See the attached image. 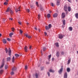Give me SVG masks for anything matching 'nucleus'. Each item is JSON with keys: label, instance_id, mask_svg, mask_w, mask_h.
Listing matches in <instances>:
<instances>
[{"label": "nucleus", "instance_id": "nucleus-52", "mask_svg": "<svg viewBox=\"0 0 78 78\" xmlns=\"http://www.w3.org/2000/svg\"><path fill=\"white\" fill-rule=\"evenodd\" d=\"M46 63L47 64H50V62H46Z\"/></svg>", "mask_w": 78, "mask_h": 78}, {"label": "nucleus", "instance_id": "nucleus-34", "mask_svg": "<svg viewBox=\"0 0 78 78\" xmlns=\"http://www.w3.org/2000/svg\"><path fill=\"white\" fill-rule=\"evenodd\" d=\"M15 56L16 58H17V57H19V55L17 54H15Z\"/></svg>", "mask_w": 78, "mask_h": 78}, {"label": "nucleus", "instance_id": "nucleus-19", "mask_svg": "<svg viewBox=\"0 0 78 78\" xmlns=\"http://www.w3.org/2000/svg\"><path fill=\"white\" fill-rule=\"evenodd\" d=\"M49 71L50 72H52V73H54V72H55V71H54L52 69L49 70Z\"/></svg>", "mask_w": 78, "mask_h": 78}, {"label": "nucleus", "instance_id": "nucleus-49", "mask_svg": "<svg viewBox=\"0 0 78 78\" xmlns=\"http://www.w3.org/2000/svg\"><path fill=\"white\" fill-rule=\"evenodd\" d=\"M36 5H37V6H38H38H39V4H38V2H36Z\"/></svg>", "mask_w": 78, "mask_h": 78}, {"label": "nucleus", "instance_id": "nucleus-12", "mask_svg": "<svg viewBox=\"0 0 78 78\" xmlns=\"http://www.w3.org/2000/svg\"><path fill=\"white\" fill-rule=\"evenodd\" d=\"M53 17H56L57 16H58V13H55L53 15Z\"/></svg>", "mask_w": 78, "mask_h": 78}, {"label": "nucleus", "instance_id": "nucleus-63", "mask_svg": "<svg viewBox=\"0 0 78 78\" xmlns=\"http://www.w3.org/2000/svg\"><path fill=\"white\" fill-rule=\"evenodd\" d=\"M61 69H62L63 70V66H61Z\"/></svg>", "mask_w": 78, "mask_h": 78}, {"label": "nucleus", "instance_id": "nucleus-61", "mask_svg": "<svg viewBox=\"0 0 78 78\" xmlns=\"http://www.w3.org/2000/svg\"><path fill=\"white\" fill-rule=\"evenodd\" d=\"M29 48H30V49H31V46H30Z\"/></svg>", "mask_w": 78, "mask_h": 78}, {"label": "nucleus", "instance_id": "nucleus-51", "mask_svg": "<svg viewBox=\"0 0 78 78\" xmlns=\"http://www.w3.org/2000/svg\"><path fill=\"white\" fill-rule=\"evenodd\" d=\"M26 11H27V12H30V10L29 9H27L26 10Z\"/></svg>", "mask_w": 78, "mask_h": 78}, {"label": "nucleus", "instance_id": "nucleus-47", "mask_svg": "<svg viewBox=\"0 0 78 78\" xmlns=\"http://www.w3.org/2000/svg\"><path fill=\"white\" fill-rule=\"evenodd\" d=\"M48 76H50V73L49 72H48Z\"/></svg>", "mask_w": 78, "mask_h": 78}, {"label": "nucleus", "instance_id": "nucleus-32", "mask_svg": "<svg viewBox=\"0 0 78 78\" xmlns=\"http://www.w3.org/2000/svg\"><path fill=\"white\" fill-rule=\"evenodd\" d=\"M3 72V70L2 69L0 70V74H2Z\"/></svg>", "mask_w": 78, "mask_h": 78}, {"label": "nucleus", "instance_id": "nucleus-1", "mask_svg": "<svg viewBox=\"0 0 78 78\" xmlns=\"http://www.w3.org/2000/svg\"><path fill=\"white\" fill-rule=\"evenodd\" d=\"M64 36V35H62V34H59L58 35V38L59 39H62L63 38V37Z\"/></svg>", "mask_w": 78, "mask_h": 78}, {"label": "nucleus", "instance_id": "nucleus-33", "mask_svg": "<svg viewBox=\"0 0 78 78\" xmlns=\"http://www.w3.org/2000/svg\"><path fill=\"white\" fill-rule=\"evenodd\" d=\"M10 12L11 14V15H12V14H13V11H12V10H10Z\"/></svg>", "mask_w": 78, "mask_h": 78}, {"label": "nucleus", "instance_id": "nucleus-41", "mask_svg": "<svg viewBox=\"0 0 78 78\" xmlns=\"http://www.w3.org/2000/svg\"><path fill=\"white\" fill-rule=\"evenodd\" d=\"M41 17V15L40 14H39L38 16V19L39 20L40 19V17Z\"/></svg>", "mask_w": 78, "mask_h": 78}, {"label": "nucleus", "instance_id": "nucleus-28", "mask_svg": "<svg viewBox=\"0 0 78 78\" xmlns=\"http://www.w3.org/2000/svg\"><path fill=\"white\" fill-rule=\"evenodd\" d=\"M5 51L6 53H8V49L7 48H5Z\"/></svg>", "mask_w": 78, "mask_h": 78}, {"label": "nucleus", "instance_id": "nucleus-20", "mask_svg": "<svg viewBox=\"0 0 78 78\" xmlns=\"http://www.w3.org/2000/svg\"><path fill=\"white\" fill-rule=\"evenodd\" d=\"M68 11H71V7L70 6H68Z\"/></svg>", "mask_w": 78, "mask_h": 78}, {"label": "nucleus", "instance_id": "nucleus-35", "mask_svg": "<svg viewBox=\"0 0 78 78\" xmlns=\"http://www.w3.org/2000/svg\"><path fill=\"white\" fill-rule=\"evenodd\" d=\"M47 49V48H45V47H43V51H45Z\"/></svg>", "mask_w": 78, "mask_h": 78}, {"label": "nucleus", "instance_id": "nucleus-24", "mask_svg": "<svg viewBox=\"0 0 78 78\" xmlns=\"http://www.w3.org/2000/svg\"><path fill=\"white\" fill-rule=\"evenodd\" d=\"M67 71L68 72H70V69L69 68H68L67 69Z\"/></svg>", "mask_w": 78, "mask_h": 78}, {"label": "nucleus", "instance_id": "nucleus-14", "mask_svg": "<svg viewBox=\"0 0 78 78\" xmlns=\"http://www.w3.org/2000/svg\"><path fill=\"white\" fill-rule=\"evenodd\" d=\"M2 41L3 43L4 44H6V42H7V41H6V40H5V39H4L2 40Z\"/></svg>", "mask_w": 78, "mask_h": 78}, {"label": "nucleus", "instance_id": "nucleus-26", "mask_svg": "<svg viewBox=\"0 0 78 78\" xmlns=\"http://www.w3.org/2000/svg\"><path fill=\"white\" fill-rule=\"evenodd\" d=\"M55 44L56 47H59V43H55Z\"/></svg>", "mask_w": 78, "mask_h": 78}, {"label": "nucleus", "instance_id": "nucleus-38", "mask_svg": "<svg viewBox=\"0 0 78 78\" xmlns=\"http://www.w3.org/2000/svg\"><path fill=\"white\" fill-rule=\"evenodd\" d=\"M23 33V31H22V30H20V34H22Z\"/></svg>", "mask_w": 78, "mask_h": 78}, {"label": "nucleus", "instance_id": "nucleus-57", "mask_svg": "<svg viewBox=\"0 0 78 78\" xmlns=\"http://www.w3.org/2000/svg\"><path fill=\"white\" fill-rule=\"evenodd\" d=\"M55 60V58H52V61H54V60Z\"/></svg>", "mask_w": 78, "mask_h": 78}, {"label": "nucleus", "instance_id": "nucleus-37", "mask_svg": "<svg viewBox=\"0 0 78 78\" xmlns=\"http://www.w3.org/2000/svg\"><path fill=\"white\" fill-rule=\"evenodd\" d=\"M8 65H5V69H8Z\"/></svg>", "mask_w": 78, "mask_h": 78}, {"label": "nucleus", "instance_id": "nucleus-2", "mask_svg": "<svg viewBox=\"0 0 78 78\" xmlns=\"http://www.w3.org/2000/svg\"><path fill=\"white\" fill-rule=\"evenodd\" d=\"M8 52L9 53V55L10 56L11 55V49H10V48H9V49Z\"/></svg>", "mask_w": 78, "mask_h": 78}, {"label": "nucleus", "instance_id": "nucleus-9", "mask_svg": "<svg viewBox=\"0 0 78 78\" xmlns=\"http://www.w3.org/2000/svg\"><path fill=\"white\" fill-rule=\"evenodd\" d=\"M34 77H36V78H39L38 77V74L36 73L34 75H33Z\"/></svg>", "mask_w": 78, "mask_h": 78}, {"label": "nucleus", "instance_id": "nucleus-31", "mask_svg": "<svg viewBox=\"0 0 78 78\" xmlns=\"http://www.w3.org/2000/svg\"><path fill=\"white\" fill-rule=\"evenodd\" d=\"M70 61H71V58H70L69 60H68V64H69L70 62Z\"/></svg>", "mask_w": 78, "mask_h": 78}, {"label": "nucleus", "instance_id": "nucleus-55", "mask_svg": "<svg viewBox=\"0 0 78 78\" xmlns=\"http://www.w3.org/2000/svg\"><path fill=\"white\" fill-rule=\"evenodd\" d=\"M18 23H19V24H20V25H21V22H20V21Z\"/></svg>", "mask_w": 78, "mask_h": 78}, {"label": "nucleus", "instance_id": "nucleus-16", "mask_svg": "<svg viewBox=\"0 0 78 78\" xmlns=\"http://www.w3.org/2000/svg\"><path fill=\"white\" fill-rule=\"evenodd\" d=\"M12 62H14V61H15V58H14V56H13L12 58Z\"/></svg>", "mask_w": 78, "mask_h": 78}, {"label": "nucleus", "instance_id": "nucleus-7", "mask_svg": "<svg viewBox=\"0 0 78 78\" xmlns=\"http://www.w3.org/2000/svg\"><path fill=\"white\" fill-rule=\"evenodd\" d=\"M62 19H64V18L66 17V15L65 14V13L62 12Z\"/></svg>", "mask_w": 78, "mask_h": 78}, {"label": "nucleus", "instance_id": "nucleus-10", "mask_svg": "<svg viewBox=\"0 0 78 78\" xmlns=\"http://www.w3.org/2000/svg\"><path fill=\"white\" fill-rule=\"evenodd\" d=\"M56 55V56H57V57H59V55H60V53H59V52L58 51L57 52Z\"/></svg>", "mask_w": 78, "mask_h": 78}, {"label": "nucleus", "instance_id": "nucleus-44", "mask_svg": "<svg viewBox=\"0 0 78 78\" xmlns=\"http://www.w3.org/2000/svg\"><path fill=\"white\" fill-rule=\"evenodd\" d=\"M11 29L12 31H14V30H15V29H14V28L13 27Z\"/></svg>", "mask_w": 78, "mask_h": 78}, {"label": "nucleus", "instance_id": "nucleus-39", "mask_svg": "<svg viewBox=\"0 0 78 78\" xmlns=\"http://www.w3.org/2000/svg\"><path fill=\"white\" fill-rule=\"evenodd\" d=\"M30 8H31V9H33L34 8V6L33 5H30Z\"/></svg>", "mask_w": 78, "mask_h": 78}, {"label": "nucleus", "instance_id": "nucleus-8", "mask_svg": "<svg viewBox=\"0 0 78 78\" xmlns=\"http://www.w3.org/2000/svg\"><path fill=\"white\" fill-rule=\"evenodd\" d=\"M28 47L27 46H25L24 48V50L26 52H27L28 51Z\"/></svg>", "mask_w": 78, "mask_h": 78}, {"label": "nucleus", "instance_id": "nucleus-62", "mask_svg": "<svg viewBox=\"0 0 78 78\" xmlns=\"http://www.w3.org/2000/svg\"><path fill=\"white\" fill-rule=\"evenodd\" d=\"M41 55H43V54H42V50L41 51Z\"/></svg>", "mask_w": 78, "mask_h": 78}, {"label": "nucleus", "instance_id": "nucleus-15", "mask_svg": "<svg viewBox=\"0 0 78 78\" xmlns=\"http://www.w3.org/2000/svg\"><path fill=\"white\" fill-rule=\"evenodd\" d=\"M12 71H15V70H17V68L16 67H13L12 68Z\"/></svg>", "mask_w": 78, "mask_h": 78}, {"label": "nucleus", "instance_id": "nucleus-40", "mask_svg": "<svg viewBox=\"0 0 78 78\" xmlns=\"http://www.w3.org/2000/svg\"><path fill=\"white\" fill-rule=\"evenodd\" d=\"M47 17H48V18L50 17V14L49 13L48 14H47Z\"/></svg>", "mask_w": 78, "mask_h": 78}, {"label": "nucleus", "instance_id": "nucleus-18", "mask_svg": "<svg viewBox=\"0 0 78 78\" xmlns=\"http://www.w3.org/2000/svg\"><path fill=\"white\" fill-rule=\"evenodd\" d=\"M20 7H19L18 9H16V12H17L18 11H20Z\"/></svg>", "mask_w": 78, "mask_h": 78}, {"label": "nucleus", "instance_id": "nucleus-53", "mask_svg": "<svg viewBox=\"0 0 78 78\" xmlns=\"http://www.w3.org/2000/svg\"><path fill=\"white\" fill-rule=\"evenodd\" d=\"M51 6H54V4H53V3H51Z\"/></svg>", "mask_w": 78, "mask_h": 78}, {"label": "nucleus", "instance_id": "nucleus-27", "mask_svg": "<svg viewBox=\"0 0 78 78\" xmlns=\"http://www.w3.org/2000/svg\"><path fill=\"white\" fill-rule=\"evenodd\" d=\"M6 12H9V7H8L7 10L6 11Z\"/></svg>", "mask_w": 78, "mask_h": 78}, {"label": "nucleus", "instance_id": "nucleus-23", "mask_svg": "<svg viewBox=\"0 0 78 78\" xmlns=\"http://www.w3.org/2000/svg\"><path fill=\"white\" fill-rule=\"evenodd\" d=\"M40 10L41 11H44V9H43V7L42 6H40Z\"/></svg>", "mask_w": 78, "mask_h": 78}, {"label": "nucleus", "instance_id": "nucleus-29", "mask_svg": "<svg viewBox=\"0 0 78 78\" xmlns=\"http://www.w3.org/2000/svg\"><path fill=\"white\" fill-rule=\"evenodd\" d=\"M45 28L47 30H49V29H50V28H49V27H48V26H46Z\"/></svg>", "mask_w": 78, "mask_h": 78}, {"label": "nucleus", "instance_id": "nucleus-25", "mask_svg": "<svg viewBox=\"0 0 78 78\" xmlns=\"http://www.w3.org/2000/svg\"><path fill=\"white\" fill-rule=\"evenodd\" d=\"M75 16L76 19H78V13H76L75 14Z\"/></svg>", "mask_w": 78, "mask_h": 78}, {"label": "nucleus", "instance_id": "nucleus-30", "mask_svg": "<svg viewBox=\"0 0 78 78\" xmlns=\"http://www.w3.org/2000/svg\"><path fill=\"white\" fill-rule=\"evenodd\" d=\"M52 27V25H51V24H50L48 25V27H49V28H50H50H51Z\"/></svg>", "mask_w": 78, "mask_h": 78}, {"label": "nucleus", "instance_id": "nucleus-48", "mask_svg": "<svg viewBox=\"0 0 78 78\" xmlns=\"http://www.w3.org/2000/svg\"><path fill=\"white\" fill-rule=\"evenodd\" d=\"M4 4L5 5H8V3L7 2H5Z\"/></svg>", "mask_w": 78, "mask_h": 78}, {"label": "nucleus", "instance_id": "nucleus-11", "mask_svg": "<svg viewBox=\"0 0 78 78\" xmlns=\"http://www.w3.org/2000/svg\"><path fill=\"white\" fill-rule=\"evenodd\" d=\"M64 10L65 11H67V6L65 5L64 6Z\"/></svg>", "mask_w": 78, "mask_h": 78}, {"label": "nucleus", "instance_id": "nucleus-43", "mask_svg": "<svg viewBox=\"0 0 78 78\" xmlns=\"http://www.w3.org/2000/svg\"><path fill=\"white\" fill-rule=\"evenodd\" d=\"M57 5H59V2L58 1L57 2Z\"/></svg>", "mask_w": 78, "mask_h": 78}, {"label": "nucleus", "instance_id": "nucleus-42", "mask_svg": "<svg viewBox=\"0 0 78 78\" xmlns=\"http://www.w3.org/2000/svg\"><path fill=\"white\" fill-rule=\"evenodd\" d=\"M61 55H64V52L63 51H62L61 52Z\"/></svg>", "mask_w": 78, "mask_h": 78}, {"label": "nucleus", "instance_id": "nucleus-36", "mask_svg": "<svg viewBox=\"0 0 78 78\" xmlns=\"http://www.w3.org/2000/svg\"><path fill=\"white\" fill-rule=\"evenodd\" d=\"M49 58L48 59V61H50V59L51 57V55H48Z\"/></svg>", "mask_w": 78, "mask_h": 78}, {"label": "nucleus", "instance_id": "nucleus-6", "mask_svg": "<svg viewBox=\"0 0 78 78\" xmlns=\"http://www.w3.org/2000/svg\"><path fill=\"white\" fill-rule=\"evenodd\" d=\"M11 59V56L8 57L7 58V61H10Z\"/></svg>", "mask_w": 78, "mask_h": 78}, {"label": "nucleus", "instance_id": "nucleus-64", "mask_svg": "<svg viewBox=\"0 0 78 78\" xmlns=\"http://www.w3.org/2000/svg\"><path fill=\"white\" fill-rule=\"evenodd\" d=\"M2 36V34H0V37H1Z\"/></svg>", "mask_w": 78, "mask_h": 78}, {"label": "nucleus", "instance_id": "nucleus-56", "mask_svg": "<svg viewBox=\"0 0 78 78\" xmlns=\"http://www.w3.org/2000/svg\"><path fill=\"white\" fill-rule=\"evenodd\" d=\"M41 70H44V68H43V67L41 68Z\"/></svg>", "mask_w": 78, "mask_h": 78}, {"label": "nucleus", "instance_id": "nucleus-21", "mask_svg": "<svg viewBox=\"0 0 78 78\" xmlns=\"http://www.w3.org/2000/svg\"><path fill=\"white\" fill-rule=\"evenodd\" d=\"M69 31H72L73 30V28L72 27H69Z\"/></svg>", "mask_w": 78, "mask_h": 78}, {"label": "nucleus", "instance_id": "nucleus-58", "mask_svg": "<svg viewBox=\"0 0 78 78\" xmlns=\"http://www.w3.org/2000/svg\"><path fill=\"white\" fill-rule=\"evenodd\" d=\"M44 34H45V36H47V33L45 32V33H44Z\"/></svg>", "mask_w": 78, "mask_h": 78}, {"label": "nucleus", "instance_id": "nucleus-59", "mask_svg": "<svg viewBox=\"0 0 78 78\" xmlns=\"http://www.w3.org/2000/svg\"><path fill=\"white\" fill-rule=\"evenodd\" d=\"M35 30H37V27H35Z\"/></svg>", "mask_w": 78, "mask_h": 78}, {"label": "nucleus", "instance_id": "nucleus-17", "mask_svg": "<svg viewBox=\"0 0 78 78\" xmlns=\"http://www.w3.org/2000/svg\"><path fill=\"white\" fill-rule=\"evenodd\" d=\"M62 22H63V25L64 26V25H66V20H64L62 21Z\"/></svg>", "mask_w": 78, "mask_h": 78}, {"label": "nucleus", "instance_id": "nucleus-54", "mask_svg": "<svg viewBox=\"0 0 78 78\" xmlns=\"http://www.w3.org/2000/svg\"><path fill=\"white\" fill-rule=\"evenodd\" d=\"M9 20H12V18H9Z\"/></svg>", "mask_w": 78, "mask_h": 78}, {"label": "nucleus", "instance_id": "nucleus-50", "mask_svg": "<svg viewBox=\"0 0 78 78\" xmlns=\"http://www.w3.org/2000/svg\"><path fill=\"white\" fill-rule=\"evenodd\" d=\"M7 40L8 41H11V39H9V38H7Z\"/></svg>", "mask_w": 78, "mask_h": 78}, {"label": "nucleus", "instance_id": "nucleus-45", "mask_svg": "<svg viewBox=\"0 0 78 78\" xmlns=\"http://www.w3.org/2000/svg\"><path fill=\"white\" fill-rule=\"evenodd\" d=\"M25 70H27V69H28V66H25Z\"/></svg>", "mask_w": 78, "mask_h": 78}, {"label": "nucleus", "instance_id": "nucleus-22", "mask_svg": "<svg viewBox=\"0 0 78 78\" xmlns=\"http://www.w3.org/2000/svg\"><path fill=\"white\" fill-rule=\"evenodd\" d=\"M13 35V33H11L9 34V36L10 37H12V36Z\"/></svg>", "mask_w": 78, "mask_h": 78}, {"label": "nucleus", "instance_id": "nucleus-3", "mask_svg": "<svg viewBox=\"0 0 78 78\" xmlns=\"http://www.w3.org/2000/svg\"><path fill=\"white\" fill-rule=\"evenodd\" d=\"M5 65V63L4 62H3L2 63L1 65L0 66V69H2L3 67Z\"/></svg>", "mask_w": 78, "mask_h": 78}, {"label": "nucleus", "instance_id": "nucleus-4", "mask_svg": "<svg viewBox=\"0 0 78 78\" xmlns=\"http://www.w3.org/2000/svg\"><path fill=\"white\" fill-rule=\"evenodd\" d=\"M24 35L26 36V37H28V38H29V39H30L31 37L30 36H29L28 35V34H25Z\"/></svg>", "mask_w": 78, "mask_h": 78}, {"label": "nucleus", "instance_id": "nucleus-13", "mask_svg": "<svg viewBox=\"0 0 78 78\" xmlns=\"http://www.w3.org/2000/svg\"><path fill=\"white\" fill-rule=\"evenodd\" d=\"M64 77V78H67V73H65Z\"/></svg>", "mask_w": 78, "mask_h": 78}, {"label": "nucleus", "instance_id": "nucleus-5", "mask_svg": "<svg viewBox=\"0 0 78 78\" xmlns=\"http://www.w3.org/2000/svg\"><path fill=\"white\" fill-rule=\"evenodd\" d=\"M63 71V69H62V68L61 69L58 70V72L59 74H61Z\"/></svg>", "mask_w": 78, "mask_h": 78}, {"label": "nucleus", "instance_id": "nucleus-46", "mask_svg": "<svg viewBox=\"0 0 78 78\" xmlns=\"http://www.w3.org/2000/svg\"><path fill=\"white\" fill-rule=\"evenodd\" d=\"M14 72H12L11 73V75H14Z\"/></svg>", "mask_w": 78, "mask_h": 78}, {"label": "nucleus", "instance_id": "nucleus-60", "mask_svg": "<svg viewBox=\"0 0 78 78\" xmlns=\"http://www.w3.org/2000/svg\"><path fill=\"white\" fill-rule=\"evenodd\" d=\"M38 30L39 32H41V30H40V29H38Z\"/></svg>", "mask_w": 78, "mask_h": 78}]
</instances>
